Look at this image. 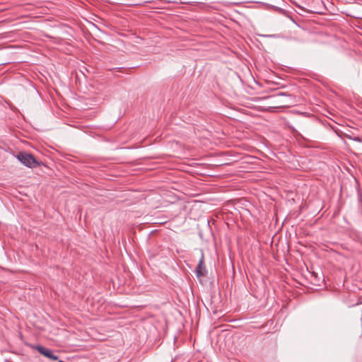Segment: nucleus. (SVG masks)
I'll return each instance as SVG.
<instances>
[{
  "label": "nucleus",
  "mask_w": 362,
  "mask_h": 362,
  "mask_svg": "<svg viewBox=\"0 0 362 362\" xmlns=\"http://www.w3.org/2000/svg\"><path fill=\"white\" fill-rule=\"evenodd\" d=\"M16 158L22 164L28 168H36L41 165V162L35 159L31 153L20 152L17 154Z\"/></svg>",
  "instance_id": "obj_1"
},
{
  "label": "nucleus",
  "mask_w": 362,
  "mask_h": 362,
  "mask_svg": "<svg viewBox=\"0 0 362 362\" xmlns=\"http://www.w3.org/2000/svg\"><path fill=\"white\" fill-rule=\"evenodd\" d=\"M35 349L37 350L40 354L51 360L57 361L59 359V356L55 355L51 349H47L40 345L36 346Z\"/></svg>",
  "instance_id": "obj_2"
},
{
  "label": "nucleus",
  "mask_w": 362,
  "mask_h": 362,
  "mask_svg": "<svg viewBox=\"0 0 362 362\" xmlns=\"http://www.w3.org/2000/svg\"><path fill=\"white\" fill-rule=\"evenodd\" d=\"M206 269L204 262V255H202V257L199 261L198 265L196 268V274L197 277L204 276L206 274Z\"/></svg>",
  "instance_id": "obj_3"
},
{
  "label": "nucleus",
  "mask_w": 362,
  "mask_h": 362,
  "mask_svg": "<svg viewBox=\"0 0 362 362\" xmlns=\"http://www.w3.org/2000/svg\"><path fill=\"white\" fill-rule=\"evenodd\" d=\"M348 139H351L352 141H356V142L362 143V136H348Z\"/></svg>",
  "instance_id": "obj_4"
},
{
  "label": "nucleus",
  "mask_w": 362,
  "mask_h": 362,
  "mask_svg": "<svg viewBox=\"0 0 362 362\" xmlns=\"http://www.w3.org/2000/svg\"><path fill=\"white\" fill-rule=\"evenodd\" d=\"M279 95H286V94L285 93L281 92L279 93Z\"/></svg>",
  "instance_id": "obj_5"
}]
</instances>
